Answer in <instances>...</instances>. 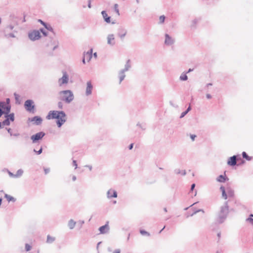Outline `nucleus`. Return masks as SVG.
Instances as JSON below:
<instances>
[{
	"mask_svg": "<svg viewBox=\"0 0 253 253\" xmlns=\"http://www.w3.org/2000/svg\"><path fill=\"white\" fill-rule=\"evenodd\" d=\"M165 228V226H164V228L162 229V230L160 231V232Z\"/></svg>",
	"mask_w": 253,
	"mask_h": 253,
	"instance_id": "nucleus-56",
	"label": "nucleus"
},
{
	"mask_svg": "<svg viewBox=\"0 0 253 253\" xmlns=\"http://www.w3.org/2000/svg\"><path fill=\"white\" fill-rule=\"evenodd\" d=\"M44 133L42 132H40L35 135H32L31 136V139L32 140L33 142L34 143L36 141L41 139L44 136Z\"/></svg>",
	"mask_w": 253,
	"mask_h": 253,
	"instance_id": "nucleus-9",
	"label": "nucleus"
},
{
	"mask_svg": "<svg viewBox=\"0 0 253 253\" xmlns=\"http://www.w3.org/2000/svg\"><path fill=\"white\" fill-rule=\"evenodd\" d=\"M73 165L75 167V168L77 169V164L76 161H75V160L73 161Z\"/></svg>",
	"mask_w": 253,
	"mask_h": 253,
	"instance_id": "nucleus-39",
	"label": "nucleus"
},
{
	"mask_svg": "<svg viewBox=\"0 0 253 253\" xmlns=\"http://www.w3.org/2000/svg\"><path fill=\"white\" fill-rule=\"evenodd\" d=\"M196 194H197V192H196V191H195L194 195L196 196Z\"/></svg>",
	"mask_w": 253,
	"mask_h": 253,
	"instance_id": "nucleus-55",
	"label": "nucleus"
},
{
	"mask_svg": "<svg viewBox=\"0 0 253 253\" xmlns=\"http://www.w3.org/2000/svg\"><path fill=\"white\" fill-rule=\"evenodd\" d=\"M14 96L16 102L19 103V95L16 93H14Z\"/></svg>",
	"mask_w": 253,
	"mask_h": 253,
	"instance_id": "nucleus-32",
	"label": "nucleus"
},
{
	"mask_svg": "<svg viewBox=\"0 0 253 253\" xmlns=\"http://www.w3.org/2000/svg\"><path fill=\"white\" fill-rule=\"evenodd\" d=\"M228 212V207L226 205L224 207H222L220 210L219 216L221 218L225 217Z\"/></svg>",
	"mask_w": 253,
	"mask_h": 253,
	"instance_id": "nucleus-10",
	"label": "nucleus"
},
{
	"mask_svg": "<svg viewBox=\"0 0 253 253\" xmlns=\"http://www.w3.org/2000/svg\"><path fill=\"white\" fill-rule=\"evenodd\" d=\"M92 49H90L88 51L85 52L84 54V58L83 59V62L84 64L85 63V61L86 62H89L92 57Z\"/></svg>",
	"mask_w": 253,
	"mask_h": 253,
	"instance_id": "nucleus-7",
	"label": "nucleus"
},
{
	"mask_svg": "<svg viewBox=\"0 0 253 253\" xmlns=\"http://www.w3.org/2000/svg\"><path fill=\"white\" fill-rule=\"evenodd\" d=\"M29 37L31 40H38L41 38L40 32L39 31H33L29 33Z\"/></svg>",
	"mask_w": 253,
	"mask_h": 253,
	"instance_id": "nucleus-5",
	"label": "nucleus"
},
{
	"mask_svg": "<svg viewBox=\"0 0 253 253\" xmlns=\"http://www.w3.org/2000/svg\"><path fill=\"white\" fill-rule=\"evenodd\" d=\"M237 163V159H236V156H233L232 157H230L227 161V164L229 166H234L236 165Z\"/></svg>",
	"mask_w": 253,
	"mask_h": 253,
	"instance_id": "nucleus-12",
	"label": "nucleus"
},
{
	"mask_svg": "<svg viewBox=\"0 0 253 253\" xmlns=\"http://www.w3.org/2000/svg\"><path fill=\"white\" fill-rule=\"evenodd\" d=\"M187 113V111H185L182 113L180 118H183L186 114Z\"/></svg>",
	"mask_w": 253,
	"mask_h": 253,
	"instance_id": "nucleus-38",
	"label": "nucleus"
},
{
	"mask_svg": "<svg viewBox=\"0 0 253 253\" xmlns=\"http://www.w3.org/2000/svg\"><path fill=\"white\" fill-rule=\"evenodd\" d=\"M125 77V75L124 73H121L120 75L119 78H120V83L122 82V81L124 79Z\"/></svg>",
	"mask_w": 253,
	"mask_h": 253,
	"instance_id": "nucleus-30",
	"label": "nucleus"
},
{
	"mask_svg": "<svg viewBox=\"0 0 253 253\" xmlns=\"http://www.w3.org/2000/svg\"><path fill=\"white\" fill-rule=\"evenodd\" d=\"M109 227L108 225V222H107L105 225L101 226L99 229V230L101 234H105L107 233L109 231Z\"/></svg>",
	"mask_w": 253,
	"mask_h": 253,
	"instance_id": "nucleus-13",
	"label": "nucleus"
},
{
	"mask_svg": "<svg viewBox=\"0 0 253 253\" xmlns=\"http://www.w3.org/2000/svg\"><path fill=\"white\" fill-rule=\"evenodd\" d=\"M226 179H227V177L225 175H220L217 178V181L221 182H225Z\"/></svg>",
	"mask_w": 253,
	"mask_h": 253,
	"instance_id": "nucleus-20",
	"label": "nucleus"
},
{
	"mask_svg": "<svg viewBox=\"0 0 253 253\" xmlns=\"http://www.w3.org/2000/svg\"><path fill=\"white\" fill-rule=\"evenodd\" d=\"M58 45V42L56 40H51L47 44V46L51 50H54Z\"/></svg>",
	"mask_w": 253,
	"mask_h": 253,
	"instance_id": "nucleus-8",
	"label": "nucleus"
},
{
	"mask_svg": "<svg viewBox=\"0 0 253 253\" xmlns=\"http://www.w3.org/2000/svg\"><path fill=\"white\" fill-rule=\"evenodd\" d=\"M73 179H74V180H75V179H76V177H73Z\"/></svg>",
	"mask_w": 253,
	"mask_h": 253,
	"instance_id": "nucleus-57",
	"label": "nucleus"
},
{
	"mask_svg": "<svg viewBox=\"0 0 253 253\" xmlns=\"http://www.w3.org/2000/svg\"><path fill=\"white\" fill-rule=\"evenodd\" d=\"M196 137V135H194V134H191L190 135V137H191V139L193 141H194L195 140V138Z\"/></svg>",
	"mask_w": 253,
	"mask_h": 253,
	"instance_id": "nucleus-36",
	"label": "nucleus"
},
{
	"mask_svg": "<svg viewBox=\"0 0 253 253\" xmlns=\"http://www.w3.org/2000/svg\"><path fill=\"white\" fill-rule=\"evenodd\" d=\"M45 27L49 31H52V28L51 27V26L49 25V26H47L46 25V26H45Z\"/></svg>",
	"mask_w": 253,
	"mask_h": 253,
	"instance_id": "nucleus-35",
	"label": "nucleus"
},
{
	"mask_svg": "<svg viewBox=\"0 0 253 253\" xmlns=\"http://www.w3.org/2000/svg\"><path fill=\"white\" fill-rule=\"evenodd\" d=\"M94 56L95 58L97 57V54H96V53H94Z\"/></svg>",
	"mask_w": 253,
	"mask_h": 253,
	"instance_id": "nucleus-51",
	"label": "nucleus"
},
{
	"mask_svg": "<svg viewBox=\"0 0 253 253\" xmlns=\"http://www.w3.org/2000/svg\"><path fill=\"white\" fill-rule=\"evenodd\" d=\"M165 19V17L164 15L161 16L159 18V21L161 23H163L164 22Z\"/></svg>",
	"mask_w": 253,
	"mask_h": 253,
	"instance_id": "nucleus-31",
	"label": "nucleus"
},
{
	"mask_svg": "<svg viewBox=\"0 0 253 253\" xmlns=\"http://www.w3.org/2000/svg\"><path fill=\"white\" fill-rule=\"evenodd\" d=\"M41 32L44 34V35H46V34L42 31V30H41Z\"/></svg>",
	"mask_w": 253,
	"mask_h": 253,
	"instance_id": "nucleus-54",
	"label": "nucleus"
},
{
	"mask_svg": "<svg viewBox=\"0 0 253 253\" xmlns=\"http://www.w3.org/2000/svg\"><path fill=\"white\" fill-rule=\"evenodd\" d=\"M76 224V222H74L73 220H71L68 223V226L70 229H73Z\"/></svg>",
	"mask_w": 253,
	"mask_h": 253,
	"instance_id": "nucleus-24",
	"label": "nucleus"
},
{
	"mask_svg": "<svg viewBox=\"0 0 253 253\" xmlns=\"http://www.w3.org/2000/svg\"><path fill=\"white\" fill-rule=\"evenodd\" d=\"M127 32L126 30H122L120 33H119V37L123 39L124 38L125 36L126 35Z\"/></svg>",
	"mask_w": 253,
	"mask_h": 253,
	"instance_id": "nucleus-25",
	"label": "nucleus"
},
{
	"mask_svg": "<svg viewBox=\"0 0 253 253\" xmlns=\"http://www.w3.org/2000/svg\"><path fill=\"white\" fill-rule=\"evenodd\" d=\"M6 117H7V118H9V121L10 120L11 122L14 121V115L13 114L7 115L6 116Z\"/></svg>",
	"mask_w": 253,
	"mask_h": 253,
	"instance_id": "nucleus-27",
	"label": "nucleus"
},
{
	"mask_svg": "<svg viewBox=\"0 0 253 253\" xmlns=\"http://www.w3.org/2000/svg\"><path fill=\"white\" fill-rule=\"evenodd\" d=\"M107 196L108 198H116L117 197V194L116 191L114 190L110 189L107 192Z\"/></svg>",
	"mask_w": 253,
	"mask_h": 253,
	"instance_id": "nucleus-15",
	"label": "nucleus"
},
{
	"mask_svg": "<svg viewBox=\"0 0 253 253\" xmlns=\"http://www.w3.org/2000/svg\"><path fill=\"white\" fill-rule=\"evenodd\" d=\"M1 202H2V199H0V206H1Z\"/></svg>",
	"mask_w": 253,
	"mask_h": 253,
	"instance_id": "nucleus-53",
	"label": "nucleus"
},
{
	"mask_svg": "<svg viewBox=\"0 0 253 253\" xmlns=\"http://www.w3.org/2000/svg\"><path fill=\"white\" fill-rule=\"evenodd\" d=\"M114 9H115V11L116 12V13H117V14L118 15H120L119 10L118 9V5L117 4H115L114 5Z\"/></svg>",
	"mask_w": 253,
	"mask_h": 253,
	"instance_id": "nucleus-29",
	"label": "nucleus"
},
{
	"mask_svg": "<svg viewBox=\"0 0 253 253\" xmlns=\"http://www.w3.org/2000/svg\"><path fill=\"white\" fill-rule=\"evenodd\" d=\"M44 170L45 173L47 174V173H48L49 172L50 169L49 168H45L44 169Z\"/></svg>",
	"mask_w": 253,
	"mask_h": 253,
	"instance_id": "nucleus-37",
	"label": "nucleus"
},
{
	"mask_svg": "<svg viewBox=\"0 0 253 253\" xmlns=\"http://www.w3.org/2000/svg\"><path fill=\"white\" fill-rule=\"evenodd\" d=\"M133 143H131L130 145H129V149L130 150L132 149V148H133Z\"/></svg>",
	"mask_w": 253,
	"mask_h": 253,
	"instance_id": "nucleus-45",
	"label": "nucleus"
},
{
	"mask_svg": "<svg viewBox=\"0 0 253 253\" xmlns=\"http://www.w3.org/2000/svg\"><path fill=\"white\" fill-rule=\"evenodd\" d=\"M220 190L222 192V196L224 199H227L228 197H233L234 196V191L231 188H227L226 192L224 187L221 186Z\"/></svg>",
	"mask_w": 253,
	"mask_h": 253,
	"instance_id": "nucleus-3",
	"label": "nucleus"
},
{
	"mask_svg": "<svg viewBox=\"0 0 253 253\" xmlns=\"http://www.w3.org/2000/svg\"><path fill=\"white\" fill-rule=\"evenodd\" d=\"M113 253H120V251L119 250H116Z\"/></svg>",
	"mask_w": 253,
	"mask_h": 253,
	"instance_id": "nucleus-48",
	"label": "nucleus"
},
{
	"mask_svg": "<svg viewBox=\"0 0 253 253\" xmlns=\"http://www.w3.org/2000/svg\"><path fill=\"white\" fill-rule=\"evenodd\" d=\"M187 76L186 74H182L180 77V79L182 81H186L187 80Z\"/></svg>",
	"mask_w": 253,
	"mask_h": 253,
	"instance_id": "nucleus-28",
	"label": "nucleus"
},
{
	"mask_svg": "<svg viewBox=\"0 0 253 253\" xmlns=\"http://www.w3.org/2000/svg\"><path fill=\"white\" fill-rule=\"evenodd\" d=\"M39 21L45 27L46 26V24L45 23H44L42 20H39Z\"/></svg>",
	"mask_w": 253,
	"mask_h": 253,
	"instance_id": "nucleus-44",
	"label": "nucleus"
},
{
	"mask_svg": "<svg viewBox=\"0 0 253 253\" xmlns=\"http://www.w3.org/2000/svg\"><path fill=\"white\" fill-rule=\"evenodd\" d=\"M10 111V107L6 105L4 102H0V117L3 114H7Z\"/></svg>",
	"mask_w": 253,
	"mask_h": 253,
	"instance_id": "nucleus-4",
	"label": "nucleus"
},
{
	"mask_svg": "<svg viewBox=\"0 0 253 253\" xmlns=\"http://www.w3.org/2000/svg\"><path fill=\"white\" fill-rule=\"evenodd\" d=\"M32 121L35 122L36 124L39 125L42 123V120L39 117H35L32 120Z\"/></svg>",
	"mask_w": 253,
	"mask_h": 253,
	"instance_id": "nucleus-21",
	"label": "nucleus"
},
{
	"mask_svg": "<svg viewBox=\"0 0 253 253\" xmlns=\"http://www.w3.org/2000/svg\"><path fill=\"white\" fill-rule=\"evenodd\" d=\"M55 240V238L48 235L47 237V242L48 243H51Z\"/></svg>",
	"mask_w": 253,
	"mask_h": 253,
	"instance_id": "nucleus-23",
	"label": "nucleus"
},
{
	"mask_svg": "<svg viewBox=\"0 0 253 253\" xmlns=\"http://www.w3.org/2000/svg\"><path fill=\"white\" fill-rule=\"evenodd\" d=\"M88 6L89 8L91 7V1H90V0H89L88 1Z\"/></svg>",
	"mask_w": 253,
	"mask_h": 253,
	"instance_id": "nucleus-49",
	"label": "nucleus"
},
{
	"mask_svg": "<svg viewBox=\"0 0 253 253\" xmlns=\"http://www.w3.org/2000/svg\"><path fill=\"white\" fill-rule=\"evenodd\" d=\"M195 187V184H193L192 185H191V191H193L194 188Z\"/></svg>",
	"mask_w": 253,
	"mask_h": 253,
	"instance_id": "nucleus-41",
	"label": "nucleus"
},
{
	"mask_svg": "<svg viewBox=\"0 0 253 253\" xmlns=\"http://www.w3.org/2000/svg\"><path fill=\"white\" fill-rule=\"evenodd\" d=\"M6 102H7V103L8 104V103H9V99H8H8H6Z\"/></svg>",
	"mask_w": 253,
	"mask_h": 253,
	"instance_id": "nucleus-52",
	"label": "nucleus"
},
{
	"mask_svg": "<svg viewBox=\"0 0 253 253\" xmlns=\"http://www.w3.org/2000/svg\"><path fill=\"white\" fill-rule=\"evenodd\" d=\"M191 110V107L190 106H189V107L188 108V109H187V110L186 111H187V113Z\"/></svg>",
	"mask_w": 253,
	"mask_h": 253,
	"instance_id": "nucleus-50",
	"label": "nucleus"
},
{
	"mask_svg": "<svg viewBox=\"0 0 253 253\" xmlns=\"http://www.w3.org/2000/svg\"><path fill=\"white\" fill-rule=\"evenodd\" d=\"M69 77L66 72L63 73V76L58 80V83L60 86H62L64 84H67L68 83Z\"/></svg>",
	"mask_w": 253,
	"mask_h": 253,
	"instance_id": "nucleus-6",
	"label": "nucleus"
},
{
	"mask_svg": "<svg viewBox=\"0 0 253 253\" xmlns=\"http://www.w3.org/2000/svg\"><path fill=\"white\" fill-rule=\"evenodd\" d=\"M140 233L143 235L149 236V233L144 230H140Z\"/></svg>",
	"mask_w": 253,
	"mask_h": 253,
	"instance_id": "nucleus-33",
	"label": "nucleus"
},
{
	"mask_svg": "<svg viewBox=\"0 0 253 253\" xmlns=\"http://www.w3.org/2000/svg\"><path fill=\"white\" fill-rule=\"evenodd\" d=\"M220 235H221L220 233H218L217 234L218 241H219V239H220Z\"/></svg>",
	"mask_w": 253,
	"mask_h": 253,
	"instance_id": "nucleus-46",
	"label": "nucleus"
},
{
	"mask_svg": "<svg viewBox=\"0 0 253 253\" xmlns=\"http://www.w3.org/2000/svg\"><path fill=\"white\" fill-rule=\"evenodd\" d=\"M46 119H56L58 127H60L66 121V115L63 111H51L46 116Z\"/></svg>",
	"mask_w": 253,
	"mask_h": 253,
	"instance_id": "nucleus-1",
	"label": "nucleus"
},
{
	"mask_svg": "<svg viewBox=\"0 0 253 253\" xmlns=\"http://www.w3.org/2000/svg\"><path fill=\"white\" fill-rule=\"evenodd\" d=\"M190 71H191V69H189V71H188V72H189Z\"/></svg>",
	"mask_w": 253,
	"mask_h": 253,
	"instance_id": "nucleus-58",
	"label": "nucleus"
},
{
	"mask_svg": "<svg viewBox=\"0 0 253 253\" xmlns=\"http://www.w3.org/2000/svg\"><path fill=\"white\" fill-rule=\"evenodd\" d=\"M25 106L26 109L29 111H31L34 108L33 102L31 100H28L25 102Z\"/></svg>",
	"mask_w": 253,
	"mask_h": 253,
	"instance_id": "nucleus-11",
	"label": "nucleus"
},
{
	"mask_svg": "<svg viewBox=\"0 0 253 253\" xmlns=\"http://www.w3.org/2000/svg\"><path fill=\"white\" fill-rule=\"evenodd\" d=\"M206 97H207V98L208 99H211V94H207L206 95Z\"/></svg>",
	"mask_w": 253,
	"mask_h": 253,
	"instance_id": "nucleus-43",
	"label": "nucleus"
},
{
	"mask_svg": "<svg viewBox=\"0 0 253 253\" xmlns=\"http://www.w3.org/2000/svg\"><path fill=\"white\" fill-rule=\"evenodd\" d=\"M59 98L67 103L70 102L73 100L74 95L70 90H64L59 92Z\"/></svg>",
	"mask_w": 253,
	"mask_h": 253,
	"instance_id": "nucleus-2",
	"label": "nucleus"
},
{
	"mask_svg": "<svg viewBox=\"0 0 253 253\" xmlns=\"http://www.w3.org/2000/svg\"><path fill=\"white\" fill-rule=\"evenodd\" d=\"M248 220H249L250 223L253 225V218H249L248 219Z\"/></svg>",
	"mask_w": 253,
	"mask_h": 253,
	"instance_id": "nucleus-42",
	"label": "nucleus"
},
{
	"mask_svg": "<svg viewBox=\"0 0 253 253\" xmlns=\"http://www.w3.org/2000/svg\"><path fill=\"white\" fill-rule=\"evenodd\" d=\"M25 249L26 251H29L31 249V246L29 244H26Z\"/></svg>",
	"mask_w": 253,
	"mask_h": 253,
	"instance_id": "nucleus-34",
	"label": "nucleus"
},
{
	"mask_svg": "<svg viewBox=\"0 0 253 253\" xmlns=\"http://www.w3.org/2000/svg\"><path fill=\"white\" fill-rule=\"evenodd\" d=\"M108 43L110 44H114L115 43V38L113 35L108 36Z\"/></svg>",
	"mask_w": 253,
	"mask_h": 253,
	"instance_id": "nucleus-17",
	"label": "nucleus"
},
{
	"mask_svg": "<svg viewBox=\"0 0 253 253\" xmlns=\"http://www.w3.org/2000/svg\"><path fill=\"white\" fill-rule=\"evenodd\" d=\"M58 107L60 108V109H62V103L61 102H59L58 104Z\"/></svg>",
	"mask_w": 253,
	"mask_h": 253,
	"instance_id": "nucleus-40",
	"label": "nucleus"
},
{
	"mask_svg": "<svg viewBox=\"0 0 253 253\" xmlns=\"http://www.w3.org/2000/svg\"><path fill=\"white\" fill-rule=\"evenodd\" d=\"M93 86L91 84V83L90 82H88L87 83V86L86 88V95H90L91 93V91L92 89Z\"/></svg>",
	"mask_w": 253,
	"mask_h": 253,
	"instance_id": "nucleus-14",
	"label": "nucleus"
},
{
	"mask_svg": "<svg viewBox=\"0 0 253 253\" xmlns=\"http://www.w3.org/2000/svg\"><path fill=\"white\" fill-rule=\"evenodd\" d=\"M4 197L7 199L8 202H14L15 201V199L10 195L5 194Z\"/></svg>",
	"mask_w": 253,
	"mask_h": 253,
	"instance_id": "nucleus-19",
	"label": "nucleus"
},
{
	"mask_svg": "<svg viewBox=\"0 0 253 253\" xmlns=\"http://www.w3.org/2000/svg\"><path fill=\"white\" fill-rule=\"evenodd\" d=\"M165 43L167 44H170L173 42V41L171 38L168 34H166Z\"/></svg>",
	"mask_w": 253,
	"mask_h": 253,
	"instance_id": "nucleus-18",
	"label": "nucleus"
},
{
	"mask_svg": "<svg viewBox=\"0 0 253 253\" xmlns=\"http://www.w3.org/2000/svg\"><path fill=\"white\" fill-rule=\"evenodd\" d=\"M42 152V148H41L38 152V154H40Z\"/></svg>",
	"mask_w": 253,
	"mask_h": 253,
	"instance_id": "nucleus-47",
	"label": "nucleus"
},
{
	"mask_svg": "<svg viewBox=\"0 0 253 253\" xmlns=\"http://www.w3.org/2000/svg\"><path fill=\"white\" fill-rule=\"evenodd\" d=\"M9 125H10V121L9 120V118H6V119L5 120L2 122L3 126H9Z\"/></svg>",
	"mask_w": 253,
	"mask_h": 253,
	"instance_id": "nucleus-26",
	"label": "nucleus"
},
{
	"mask_svg": "<svg viewBox=\"0 0 253 253\" xmlns=\"http://www.w3.org/2000/svg\"><path fill=\"white\" fill-rule=\"evenodd\" d=\"M242 156L243 158L246 159L247 161H251L252 159V157L248 155L245 152H243L242 153Z\"/></svg>",
	"mask_w": 253,
	"mask_h": 253,
	"instance_id": "nucleus-22",
	"label": "nucleus"
},
{
	"mask_svg": "<svg viewBox=\"0 0 253 253\" xmlns=\"http://www.w3.org/2000/svg\"><path fill=\"white\" fill-rule=\"evenodd\" d=\"M101 13L102 14V16H103L105 21L107 23H110V22H111V21H110V17L108 16V14H107L106 11H102Z\"/></svg>",
	"mask_w": 253,
	"mask_h": 253,
	"instance_id": "nucleus-16",
	"label": "nucleus"
}]
</instances>
